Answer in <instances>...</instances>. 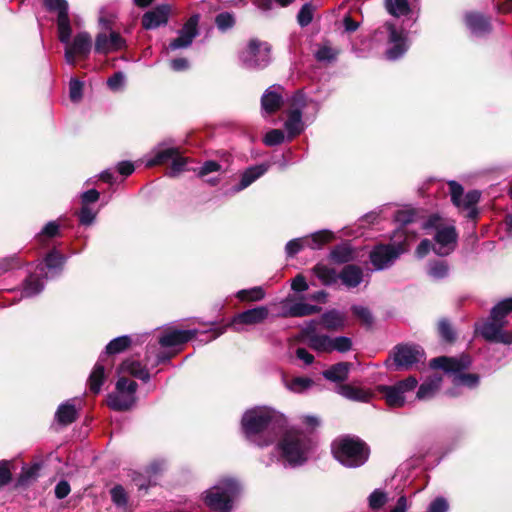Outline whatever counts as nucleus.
Returning <instances> with one entry per match:
<instances>
[{
  "mask_svg": "<svg viewBox=\"0 0 512 512\" xmlns=\"http://www.w3.org/2000/svg\"><path fill=\"white\" fill-rule=\"evenodd\" d=\"M287 425L286 417L267 406H257L245 411L241 427L246 440L260 448L276 442Z\"/></svg>",
  "mask_w": 512,
  "mask_h": 512,
  "instance_id": "obj_1",
  "label": "nucleus"
},
{
  "mask_svg": "<svg viewBox=\"0 0 512 512\" xmlns=\"http://www.w3.org/2000/svg\"><path fill=\"white\" fill-rule=\"evenodd\" d=\"M275 443L273 452L267 459H262L266 466L279 460H283L289 467L301 466L308 461L314 448L313 440L306 433L288 429V424Z\"/></svg>",
  "mask_w": 512,
  "mask_h": 512,
  "instance_id": "obj_2",
  "label": "nucleus"
},
{
  "mask_svg": "<svg viewBox=\"0 0 512 512\" xmlns=\"http://www.w3.org/2000/svg\"><path fill=\"white\" fill-rule=\"evenodd\" d=\"M472 360L470 356L462 354L458 357L440 356L430 361V367L444 371L452 384V388L446 391L451 397L461 395L462 389H476L480 384V376L476 373L468 372Z\"/></svg>",
  "mask_w": 512,
  "mask_h": 512,
  "instance_id": "obj_3",
  "label": "nucleus"
},
{
  "mask_svg": "<svg viewBox=\"0 0 512 512\" xmlns=\"http://www.w3.org/2000/svg\"><path fill=\"white\" fill-rule=\"evenodd\" d=\"M66 257L57 249L49 251L43 260L30 271L23 281L22 297L30 298L40 294L45 287V281L61 275Z\"/></svg>",
  "mask_w": 512,
  "mask_h": 512,
  "instance_id": "obj_4",
  "label": "nucleus"
},
{
  "mask_svg": "<svg viewBox=\"0 0 512 512\" xmlns=\"http://www.w3.org/2000/svg\"><path fill=\"white\" fill-rule=\"evenodd\" d=\"M510 312L512 298L500 301L491 309L487 319L475 324V332L488 342L511 345L512 332L504 329L508 323L506 317Z\"/></svg>",
  "mask_w": 512,
  "mask_h": 512,
  "instance_id": "obj_5",
  "label": "nucleus"
},
{
  "mask_svg": "<svg viewBox=\"0 0 512 512\" xmlns=\"http://www.w3.org/2000/svg\"><path fill=\"white\" fill-rule=\"evenodd\" d=\"M239 481L233 477H222L201 493L203 503L216 512H229L233 508V499L240 492Z\"/></svg>",
  "mask_w": 512,
  "mask_h": 512,
  "instance_id": "obj_6",
  "label": "nucleus"
},
{
  "mask_svg": "<svg viewBox=\"0 0 512 512\" xmlns=\"http://www.w3.org/2000/svg\"><path fill=\"white\" fill-rule=\"evenodd\" d=\"M132 343L130 336L123 335L112 339L105 347V351L99 356L89 379L88 385L91 392L98 394L107 378V369L113 366L109 356L125 351Z\"/></svg>",
  "mask_w": 512,
  "mask_h": 512,
  "instance_id": "obj_7",
  "label": "nucleus"
},
{
  "mask_svg": "<svg viewBox=\"0 0 512 512\" xmlns=\"http://www.w3.org/2000/svg\"><path fill=\"white\" fill-rule=\"evenodd\" d=\"M332 453L342 465L356 468L367 461L369 449L359 438L345 436L333 441Z\"/></svg>",
  "mask_w": 512,
  "mask_h": 512,
  "instance_id": "obj_8",
  "label": "nucleus"
},
{
  "mask_svg": "<svg viewBox=\"0 0 512 512\" xmlns=\"http://www.w3.org/2000/svg\"><path fill=\"white\" fill-rule=\"evenodd\" d=\"M268 315L269 310L266 306H258L245 310L233 316L228 324L206 331L205 334H209L210 336L203 341L208 343L217 339L226 332L228 327L232 328L235 332H242L244 325L260 324L267 319Z\"/></svg>",
  "mask_w": 512,
  "mask_h": 512,
  "instance_id": "obj_9",
  "label": "nucleus"
},
{
  "mask_svg": "<svg viewBox=\"0 0 512 512\" xmlns=\"http://www.w3.org/2000/svg\"><path fill=\"white\" fill-rule=\"evenodd\" d=\"M271 47L267 42L251 39L240 52L241 65L247 69H264L271 62Z\"/></svg>",
  "mask_w": 512,
  "mask_h": 512,
  "instance_id": "obj_10",
  "label": "nucleus"
},
{
  "mask_svg": "<svg viewBox=\"0 0 512 512\" xmlns=\"http://www.w3.org/2000/svg\"><path fill=\"white\" fill-rule=\"evenodd\" d=\"M405 241H394L389 244H378L369 253V259L375 270H385L407 251Z\"/></svg>",
  "mask_w": 512,
  "mask_h": 512,
  "instance_id": "obj_11",
  "label": "nucleus"
},
{
  "mask_svg": "<svg viewBox=\"0 0 512 512\" xmlns=\"http://www.w3.org/2000/svg\"><path fill=\"white\" fill-rule=\"evenodd\" d=\"M379 33L387 36L388 47L385 56L388 60H398L408 51L410 43L407 33L402 28H397L393 23L386 22L380 28Z\"/></svg>",
  "mask_w": 512,
  "mask_h": 512,
  "instance_id": "obj_12",
  "label": "nucleus"
},
{
  "mask_svg": "<svg viewBox=\"0 0 512 512\" xmlns=\"http://www.w3.org/2000/svg\"><path fill=\"white\" fill-rule=\"evenodd\" d=\"M72 30L65 45L64 58L67 64L75 66L78 59H88L93 47L92 37L86 31L78 32L71 40Z\"/></svg>",
  "mask_w": 512,
  "mask_h": 512,
  "instance_id": "obj_13",
  "label": "nucleus"
},
{
  "mask_svg": "<svg viewBox=\"0 0 512 512\" xmlns=\"http://www.w3.org/2000/svg\"><path fill=\"white\" fill-rule=\"evenodd\" d=\"M138 384L125 377H120L116 382V390L107 398L108 406L115 411L128 410L136 401Z\"/></svg>",
  "mask_w": 512,
  "mask_h": 512,
  "instance_id": "obj_14",
  "label": "nucleus"
},
{
  "mask_svg": "<svg viewBox=\"0 0 512 512\" xmlns=\"http://www.w3.org/2000/svg\"><path fill=\"white\" fill-rule=\"evenodd\" d=\"M99 24L106 32H100L96 35L94 43V51L98 54H109L111 52L120 51L126 46V40L118 33L112 30L111 20L104 16L99 17Z\"/></svg>",
  "mask_w": 512,
  "mask_h": 512,
  "instance_id": "obj_15",
  "label": "nucleus"
},
{
  "mask_svg": "<svg viewBox=\"0 0 512 512\" xmlns=\"http://www.w3.org/2000/svg\"><path fill=\"white\" fill-rule=\"evenodd\" d=\"M451 202L460 210L467 211V217L474 220L478 211L476 204L479 202L481 193L478 190H471L464 194V189L457 181H448Z\"/></svg>",
  "mask_w": 512,
  "mask_h": 512,
  "instance_id": "obj_16",
  "label": "nucleus"
},
{
  "mask_svg": "<svg viewBox=\"0 0 512 512\" xmlns=\"http://www.w3.org/2000/svg\"><path fill=\"white\" fill-rule=\"evenodd\" d=\"M417 384V379L414 376H409L394 385H381L379 391L389 406L402 407L406 402V394L412 392Z\"/></svg>",
  "mask_w": 512,
  "mask_h": 512,
  "instance_id": "obj_17",
  "label": "nucleus"
},
{
  "mask_svg": "<svg viewBox=\"0 0 512 512\" xmlns=\"http://www.w3.org/2000/svg\"><path fill=\"white\" fill-rule=\"evenodd\" d=\"M43 4L49 12L57 14V29L59 41L67 42L71 31L69 4L67 0H43Z\"/></svg>",
  "mask_w": 512,
  "mask_h": 512,
  "instance_id": "obj_18",
  "label": "nucleus"
},
{
  "mask_svg": "<svg viewBox=\"0 0 512 512\" xmlns=\"http://www.w3.org/2000/svg\"><path fill=\"white\" fill-rule=\"evenodd\" d=\"M424 359V351L418 345L402 344L394 348L393 360L397 369H409Z\"/></svg>",
  "mask_w": 512,
  "mask_h": 512,
  "instance_id": "obj_19",
  "label": "nucleus"
},
{
  "mask_svg": "<svg viewBox=\"0 0 512 512\" xmlns=\"http://www.w3.org/2000/svg\"><path fill=\"white\" fill-rule=\"evenodd\" d=\"M199 14H193L178 31V36L166 47L167 51L186 49L191 46L193 40L198 36Z\"/></svg>",
  "mask_w": 512,
  "mask_h": 512,
  "instance_id": "obj_20",
  "label": "nucleus"
},
{
  "mask_svg": "<svg viewBox=\"0 0 512 512\" xmlns=\"http://www.w3.org/2000/svg\"><path fill=\"white\" fill-rule=\"evenodd\" d=\"M269 168L270 164L268 163H261L247 167L239 174V182L228 188L223 194L227 197H231L240 193L265 175Z\"/></svg>",
  "mask_w": 512,
  "mask_h": 512,
  "instance_id": "obj_21",
  "label": "nucleus"
},
{
  "mask_svg": "<svg viewBox=\"0 0 512 512\" xmlns=\"http://www.w3.org/2000/svg\"><path fill=\"white\" fill-rule=\"evenodd\" d=\"M458 234L454 226H442L437 228L434 236L432 250L439 256H447L454 251Z\"/></svg>",
  "mask_w": 512,
  "mask_h": 512,
  "instance_id": "obj_22",
  "label": "nucleus"
},
{
  "mask_svg": "<svg viewBox=\"0 0 512 512\" xmlns=\"http://www.w3.org/2000/svg\"><path fill=\"white\" fill-rule=\"evenodd\" d=\"M197 333V329L182 330L168 328L160 334L158 344L163 348H176L192 340Z\"/></svg>",
  "mask_w": 512,
  "mask_h": 512,
  "instance_id": "obj_23",
  "label": "nucleus"
},
{
  "mask_svg": "<svg viewBox=\"0 0 512 512\" xmlns=\"http://www.w3.org/2000/svg\"><path fill=\"white\" fill-rule=\"evenodd\" d=\"M283 87L272 85L268 87L261 97V113L264 117L276 113L283 105Z\"/></svg>",
  "mask_w": 512,
  "mask_h": 512,
  "instance_id": "obj_24",
  "label": "nucleus"
},
{
  "mask_svg": "<svg viewBox=\"0 0 512 512\" xmlns=\"http://www.w3.org/2000/svg\"><path fill=\"white\" fill-rule=\"evenodd\" d=\"M170 14V6L161 4L145 12L142 16V26L146 30H154L166 25Z\"/></svg>",
  "mask_w": 512,
  "mask_h": 512,
  "instance_id": "obj_25",
  "label": "nucleus"
},
{
  "mask_svg": "<svg viewBox=\"0 0 512 512\" xmlns=\"http://www.w3.org/2000/svg\"><path fill=\"white\" fill-rule=\"evenodd\" d=\"M465 24L471 34L476 38H483L491 32L489 19L477 12L466 13Z\"/></svg>",
  "mask_w": 512,
  "mask_h": 512,
  "instance_id": "obj_26",
  "label": "nucleus"
},
{
  "mask_svg": "<svg viewBox=\"0 0 512 512\" xmlns=\"http://www.w3.org/2000/svg\"><path fill=\"white\" fill-rule=\"evenodd\" d=\"M416 213L414 210H398L395 212L393 218L394 221L401 225L399 229L395 231L394 237L400 238L402 236H405V243L408 244L409 240H412L415 238V236H412L410 238L409 233L410 230L407 227L408 224L413 223L415 221Z\"/></svg>",
  "mask_w": 512,
  "mask_h": 512,
  "instance_id": "obj_27",
  "label": "nucleus"
},
{
  "mask_svg": "<svg viewBox=\"0 0 512 512\" xmlns=\"http://www.w3.org/2000/svg\"><path fill=\"white\" fill-rule=\"evenodd\" d=\"M289 113H298L302 115L303 109L312 105L314 108V116L319 110V103L311 98H308L302 90L296 91L288 101Z\"/></svg>",
  "mask_w": 512,
  "mask_h": 512,
  "instance_id": "obj_28",
  "label": "nucleus"
},
{
  "mask_svg": "<svg viewBox=\"0 0 512 512\" xmlns=\"http://www.w3.org/2000/svg\"><path fill=\"white\" fill-rule=\"evenodd\" d=\"M338 277L347 288H355L363 281V270L357 265L348 264L342 268Z\"/></svg>",
  "mask_w": 512,
  "mask_h": 512,
  "instance_id": "obj_29",
  "label": "nucleus"
},
{
  "mask_svg": "<svg viewBox=\"0 0 512 512\" xmlns=\"http://www.w3.org/2000/svg\"><path fill=\"white\" fill-rule=\"evenodd\" d=\"M77 409L74 400L70 399L61 403L55 412V421L61 426H67L77 419Z\"/></svg>",
  "mask_w": 512,
  "mask_h": 512,
  "instance_id": "obj_30",
  "label": "nucleus"
},
{
  "mask_svg": "<svg viewBox=\"0 0 512 512\" xmlns=\"http://www.w3.org/2000/svg\"><path fill=\"white\" fill-rule=\"evenodd\" d=\"M320 323L327 330H341L345 327L346 315L339 310L331 309L321 315Z\"/></svg>",
  "mask_w": 512,
  "mask_h": 512,
  "instance_id": "obj_31",
  "label": "nucleus"
},
{
  "mask_svg": "<svg viewBox=\"0 0 512 512\" xmlns=\"http://www.w3.org/2000/svg\"><path fill=\"white\" fill-rule=\"evenodd\" d=\"M179 350L174 352L158 350L156 345H148L145 360L148 365L152 367L158 366L159 364L169 362L170 359L176 355Z\"/></svg>",
  "mask_w": 512,
  "mask_h": 512,
  "instance_id": "obj_32",
  "label": "nucleus"
},
{
  "mask_svg": "<svg viewBox=\"0 0 512 512\" xmlns=\"http://www.w3.org/2000/svg\"><path fill=\"white\" fill-rule=\"evenodd\" d=\"M351 366L349 362H339L324 370L322 375L331 382H341L347 379Z\"/></svg>",
  "mask_w": 512,
  "mask_h": 512,
  "instance_id": "obj_33",
  "label": "nucleus"
},
{
  "mask_svg": "<svg viewBox=\"0 0 512 512\" xmlns=\"http://www.w3.org/2000/svg\"><path fill=\"white\" fill-rule=\"evenodd\" d=\"M120 372L128 373L144 382L149 381L150 374L142 364L134 359H126L120 366Z\"/></svg>",
  "mask_w": 512,
  "mask_h": 512,
  "instance_id": "obj_34",
  "label": "nucleus"
},
{
  "mask_svg": "<svg viewBox=\"0 0 512 512\" xmlns=\"http://www.w3.org/2000/svg\"><path fill=\"white\" fill-rule=\"evenodd\" d=\"M442 382V377L435 375L425 382H423L416 393V397L419 400L431 399L436 392L439 390Z\"/></svg>",
  "mask_w": 512,
  "mask_h": 512,
  "instance_id": "obj_35",
  "label": "nucleus"
},
{
  "mask_svg": "<svg viewBox=\"0 0 512 512\" xmlns=\"http://www.w3.org/2000/svg\"><path fill=\"white\" fill-rule=\"evenodd\" d=\"M320 311H321V307L300 301V302H295V303L290 304L286 308V311L284 312V316L303 317V316H309V315L319 313Z\"/></svg>",
  "mask_w": 512,
  "mask_h": 512,
  "instance_id": "obj_36",
  "label": "nucleus"
},
{
  "mask_svg": "<svg viewBox=\"0 0 512 512\" xmlns=\"http://www.w3.org/2000/svg\"><path fill=\"white\" fill-rule=\"evenodd\" d=\"M337 392L346 399L358 402H368L372 396L369 391L348 384L340 385Z\"/></svg>",
  "mask_w": 512,
  "mask_h": 512,
  "instance_id": "obj_37",
  "label": "nucleus"
},
{
  "mask_svg": "<svg viewBox=\"0 0 512 512\" xmlns=\"http://www.w3.org/2000/svg\"><path fill=\"white\" fill-rule=\"evenodd\" d=\"M179 149L176 147H162L160 145L155 151L154 156L147 160L146 166L153 167L156 165L164 164L168 161H172Z\"/></svg>",
  "mask_w": 512,
  "mask_h": 512,
  "instance_id": "obj_38",
  "label": "nucleus"
},
{
  "mask_svg": "<svg viewBox=\"0 0 512 512\" xmlns=\"http://www.w3.org/2000/svg\"><path fill=\"white\" fill-rule=\"evenodd\" d=\"M285 130L287 131V140L291 141L296 136L304 131V124L302 115L298 113L287 112V120L284 123Z\"/></svg>",
  "mask_w": 512,
  "mask_h": 512,
  "instance_id": "obj_39",
  "label": "nucleus"
},
{
  "mask_svg": "<svg viewBox=\"0 0 512 512\" xmlns=\"http://www.w3.org/2000/svg\"><path fill=\"white\" fill-rule=\"evenodd\" d=\"M334 238L333 232L329 230H320L308 236H305L306 245L313 250H319Z\"/></svg>",
  "mask_w": 512,
  "mask_h": 512,
  "instance_id": "obj_40",
  "label": "nucleus"
},
{
  "mask_svg": "<svg viewBox=\"0 0 512 512\" xmlns=\"http://www.w3.org/2000/svg\"><path fill=\"white\" fill-rule=\"evenodd\" d=\"M385 7L395 17L413 14L407 0H385Z\"/></svg>",
  "mask_w": 512,
  "mask_h": 512,
  "instance_id": "obj_41",
  "label": "nucleus"
},
{
  "mask_svg": "<svg viewBox=\"0 0 512 512\" xmlns=\"http://www.w3.org/2000/svg\"><path fill=\"white\" fill-rule=\"evenodd\" d=\"M449 270L445 260H435L428 264L427 274L433 280H442L449 275Z\"/></svg>",
  "mask_w": 512,
  "mask_h": 512,
  "instance_id": "obj_42",
  "label": "nucleus"
},
{
  "mask_svg": "<svg viewBox=\"0 0 512 512\" xmlns=\"http://www.w3.org/2000/svg\"><path fill=\"white\" fill-rule=\"evenodd\" d=\"M309 347L317 352H331V337L324 334L313 335L307 342Z\"/></svg>",
  "mask_w": 512,
  "mask_h": 512,
  "instance_id": "obj_43",
  "label": "nucleus"
},
{
  "mask_svg": "<svg viewBox=\"0 0 512 512\" xmlns=\"http://www.w3.org/2000/svg\"><path fill=\"white\" fill-rule=\"evenodd\" d=\"M236 297L240 301H260L265 297V291L260 286H255L249 289H242L236 293Z\"/></svg>",
  "mask_w": 512,
  "mask_h": 512,
  "instance_id": "obj_44",
  "label": "nucleus"
},
{
  "mask_svg": "<svg viewBox=\"0 0 512 512\" xmlns=\"http://www.w3.org/2000/svg\"><path fill=\"white\" fill-rule=\"evenodd\" d=\"M313 380L308 377H295L285 383L288 390L294 393H303L313 385Z\"/></svg>",
  "mask_w": 512,
  "mask_h": 512,
  "instance_id": "obj_45",
  "label": "nucleus"
},
{
  "mask_svg": "<svg viewBox=\"0 0 512 512\" xmlns=\"http://www.w3.org/2000/svg\"><path fill=\"white\" fill-rule=\"evenodd\" d=\"M110 496L113 504L120 509H126L128 506V493L122 485H115L110 490Z\"/></svg>",
  "mask_w": 512,
  "mask_h": 512,
  "instance_id": "obj_46",
  "label": "nucleus"
},
{
  "mask_svg": "<svg viewBox=\"0 0 512 512\" xmlns=\"http://www.w3.org/2000/svg\"><path fill=\"white\" fill-rule=\"evenodd\" d=\"M236 23L235 16L231 12H221L215 17V25L221 32H226L234 27Z\"/></svg>",
  "mask_w": 512,
  "mask_h": 512,
  "instance_id": "obj_47",
  "label": "nucleus"
},
{
  "mask_svg": "<svg viewBox=\"0 0 512 512\" xmlns=\"http://www.w3.org/2000/svg\"><path fill=\"white\" fill-rule=\"evenodd\" d=\"M338 54L339 51L337 49L332 48L327 44H324L319 46L318 49L316 50L315 58L319 62L330 63L336 60Z\"/></svg>",
  "mask_w": 512,
  "mask_h": 512,
  "instance_id": "obj_48",
  "label": "nucleus"
},
{
  "mask_svg": "<svg viewBox=\"0 0 512 512\" xmlns=\"http://www.w3.org/2000/svg\"><path fill=\"white\" fill-rule=\"evenodd\" d=\"M39 470V464H33L32 466L29 467H23L18 478V485L25 486L30 482L36 480L39 474Z\"/></svg>",
  "mask_w": 512,
  "mask_h": 512,
  "instance_id": "obj_49",
  "label": "nucleus"
},
{
  "mask_svg": "<svg viewBox=\"0 0 512 512\" xmlns=\"http://www.w3.org/2000/svg\"><path fill=\"white\" fill-rule=\"evenodd\" d=\"M388 500L387 494L381 489H375L368 497V504L372 510H379Z\"/></svg>",
  "mask_w": 512,
  "mask_h": 512,
  "instance_id": "obj_50",
  "label": "nucleus"
},
{
  "mask_svg": "<svg viewBox=\"0 0 512 512\" xmlns=\"http://www.w3.org/2000/svg\"><path fill=\"white\" fill-rule=\"evenodd\" d=\"M306 245L305 236L300 238H294L288 241L285 245V253L287 258H293L296 254L302 251Z\"/></svg>",
  "mask_w": 512,
  "mask_h": 512,
  "instance_id": "obj_51",
  "label": "nucleus"
},
{
  "mask_svg": "<svg viewBox=\"0 0 512 512\" xmlns=\"http://www.w3.org/2000/svg\"><path fill=\"white\" fill-rule=\"evenodd\" d=\"M77 215H78L80 225L87 227V226L92 225L93 222L95 221L96 216H97V211L93 210L88 205H82V207L79 210V212L77 213Z\"/></svg>",
  "mask_w": 512,
  "mask_h": 512,
  "instance_id": "obj_52",
  "label": "nucleus"
},
{
  "mask_svg": "<svg viewBox=\"0 0 512 512\" xmlns=\"http://www.w3.org/2000/svg\"><path fill=\"white\" fill-rule=\"evenodd\" d=\"M284 141H285V134L280 129L269 130L263 138L264 144L269 147L280 145Z\"/></svg>",
  "mask_w": 512,
  "mask_h": 512,
  "instance_id": "obj_53",
  "label": "nucleus"
},
{
  "mask_svg": "<svg viewBox=\"0 0 512 512\" xmlns=\"http://www.w3.org/2000/svg\"><path fill=\"white\" fill-rule=\"evenodd\" d=\"M60 234V225L57 221H49L42 230L36 235L38 241H42L43 237L54 238Z\"/></svg>",
  "mask_w": 512,
  "mask_h": 512,
  "instance_id": "obj_54",
  "label": "nucleus"
},
{
  "mask_svg": "<svg viewBox=\"0 0 512 512\" xmlns=\"http://www.w3.org/2000/svg\"><path fill=\"white\" fill-rule=\"evenodd\" d=\"M188 163V158L181 156L180 151L175 155L172 160V164L169 170V175L175 177L179 175L181 172L187 170L186 167Z\"/></svg>",
  "mask_w": 512,
  "mask_h": 512,
  "instance_id": "obj_55",
  "label": "nucleus"
},
{
  "mask_svg": "<svg viewBox=\"0 0 512 512\" xmlns=\"http://www.w3.org/2000/svg\"><path fill=\"white\" fill-rule=\"evenodd\" d=\"M331 352L337 351L340 353L348 352L352 348V340L346 336H338L331 338Z\"/></svg>",
  "mask_w": 512,
  "mask_h": 512,
  "instance_id": "obj_56",
  "label": "nucleus"
},
{
  "mask_svg": "<svg viewBox=\"0 0 512 512\" xmlns=\"http://www.w3.org/2000/svg\"><path fill=\"white\" fill-rule=\"evenodd\" d=\"M313 20V6L305 3L297 14V22L301 27L308 26Z\"/></svg>",
  "mask_w": 512,
  "mask_h": 512,
  "instance_id": "obj_57",
  "label": "nucleus"
},
{
  "mask_svg": "<svg viewBox=\"0 0 512 512\" xmlns=\"http://www.w3.org/2000/svg\"><path fill=\"white\" fill-rule=\"evenodd\" d=\"M83 82L76 79L71 78L69 82V97L72 102H79L83 96Z\"/></svg>",
  "mask_w": 512,
  "mask_h": 512,
  "instance_id": "obj_58",
  "label": "nucleus"
},
{
  "mask_svg": "<svg viewBox=\"0 0 512 512\" xmlns=\"http://www.w3.org/2000/svg\"><path fill=\"white\" fill-rule=\"evenodd\" d=\"M351 311L354 316H356L359 320H361L366 325H371L373 322V317L370 310L362 305H353L351 307Z\"/></svg>",
  "mask_w": 512,
  "mask_h": 512,
  "instance_id": "obj_59",
  "label": "nucleus"
},
{
  "mask_svg": "<svg viewBox=\"0 0 512 512\" xmlns=\"http://www.w3.org/2000/svg\"><path fill=\"white\" fill-rule=\"evenodd\" d=\"M22 265V261L17 255H11L5 258L0 259V274L5 273L14 268L20 267Z\"/></svg>",
  "mask_w": 512,
  "mask_h": 512,
  "instance_id": "obj_60",
  "label": "nucleus"
},
{
  "mask_svg": "<svg viewBox=\"0 0 512 512\" xmlns=\"http://www.w3.org/2000/svg\"><path fill=\"white\" fill-rule=\"evenodd\" d=\"M438 331L442 339L445 341L452 342L455 339V332L451 324L445 319L439 321Z\"/></svg>",
  "mask_w": 512,
  "mask_h": 512,
  "instance_id": "obj_61",
  "label": "nucleus"
},
{
  "mask_svg": "<svg viewBox=\"0 0 512 512\" xmlns=\"http://www.w3.org/2000/svg\"><path fill=\"white\" fill-rule=\"evenodd\" d=\"M167 467V462L165 459H154L149 463L146 467V473L149 476H156L163 472Z\"/></svg>",
  "mask_w": 512,
  "mask_h": 512,
  "instance_id": "obj_62",
  "label": "nucleus"
},
{
  "mask_svg": "<svg viewBox=\"0 0 512 512\" xmlns=\"http://www.w3.org/2000/svg\"><path fill=\"white\" fill-rule=\"evenodd\" d=\"M125 81V76L122 72H116L107 80L108 87L113 91L120 90Z\"/></svg>",
  "mask_w": 512,
  "mask_h": 512,
  "instance_id": "obj_63",
  "label": "nucleus"
},
{
  "mask_svg": "<svg viewBox=\"0 0 512 512\" xmlns=\"http://www.w3.org/2000/svg\"><path fill=\"white\" fill-rule=\"evenodd\" d=\"M448 507L449 505L445 498L437 497L430 503L428 512H447Z\"/></svg>",
  "mask_w": 512,
  "mask_h": 512,
  "instance_id": "obj_64",
  "label": "nucleus"
}]
</instances>
